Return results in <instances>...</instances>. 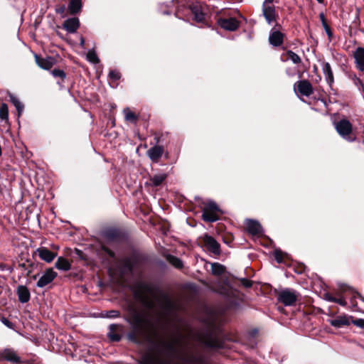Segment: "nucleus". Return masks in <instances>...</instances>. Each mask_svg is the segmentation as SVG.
I'll list each match as a JSON object with an SVG mask.
<instances>
[{
  "mask_svg": "<svg viewBox=\"0 0 364 364\" xmlns=\"http://www.w3.org/2000/svg\"><path fill=\"white\" fill-rule=\"evenodd\" d=\"M159 319L146 311H134L131 316L132 331L129 341L149 344V351L141 358L139 364H171L175 359H182L184 364H207L205 357L198 352H189L183 335L176 333L166 340L157 336Z\"/></svg>",
  "mask_w": 364,
  "mask_h": 364,
  "instance_id": "nucleus-1",
  "label": "nucleus"
},
{
  "mask_svg": "<svg viewBox=\"0 0 364 364\" xmlns=\"http://www.w3.org/2000/svg\"><path fill=\"white\" fill-rule=\"evenodd\" d=\"M202 212V218L204 221L213 223L219 220V213L221 211L215 202L209 201L204 205Z\"/></svg>",
  "mask_w": 364,
  "mask_h": 364,
  "instance_id": "nucleus-2",
  "label": "nucleus"
},
{
  "mask_svg": "<svg viewBox=\"0 0 364 364\" xmlns=\"http://www.w3.org/2000/svg\"><path fill=\"white\" fill-rule=\"evenodd\" d=\"M335 129L343 139L350 142L355 140V136L352 137L350 136L353 130V125L348 119H343L335 123Z\"/></svg>",
  "mask_w": 364,
  "mask_h": 364,
  "instance_id": "nucleus-3",
  "label": "nucleus"
},
{
  "mask_svg": "<svg viewBox=\"0 0 364 364\" xmlns=\"http://www.w3.org/2000/svg\"><path fill=\"white\" fill-rule=\"evenodd\" d=\"M138 288L139 289L135 291V296L140 300L144 306L148 309H152L154 306V301L144 294L145 292L151 291L149 285L141 282L138 284Z\"/></svg>",
  "mask_w": 364,
  "mask_h": 364,
  "instance_id": "nucleus-4",
  "label": "nucleus"
},
{
  "mask_svg": "<svg viewBox=\"0 0 364 364\" xmlns=\"http://www.w3.org/2000/svg\"><path fill=\"white\" fill-rule=\"evenodd\" d=\"M299 294L293 289H284L277 294V300L284 306H293L295 304Z\"/></svg>",
  "mask_w": 364,
  "mask_h": 364,
  "instance_id": "nucleus-5",
  "label": "nucleus"
},
{
  "mask_svg": "<svg viewBox=\"0 0 364 364\" xmlns=\"http://www.w3.org/2000/svg\"><path fill=\"white\" fill-rule=\"evenodd\" d=\"M199 341L205 346L212 348H221L223 343L213 332H208L205 334L198 336Z\"/></svg>",
  "mask_w": 364,
  "mask_h": 364,
  "instance_id": "nucleus-6",
  "label": "nucleus"
},
{
  "mask_svg": "<svg viewBox=\"0 0 364 364\" xmlns=\"http://www.w3.org/2000/svg\"><path fill=\"white\" fill-rule=\"evenodd\" d=\"M203 245L206 250L215 255L220 254V245L214 237L205 234L203 237Z\"/></svg>",
  "mask_w": 364,
  "mask_h": 364,
  "instance_id": "nucleus-7",
  "label": "nucleus"
},
{
  "mask_svg": "<svg viewBox=\"0 0 364 364\" xmlns=\"http://www.w3.org/2000/svg\"><path fill=\"white\" fill-rule=\"evenodd\" d=\"M294 90H297V92L306 97H309L314 92V89L310 83V82L307 80H302L296 82L294 85Z\"/></svg>",
  "mask_w": 364,
  "mask_h": 364,
  "instance_id": "nucleus-8",
  "label": "nucleus"
},
{
  "mask_svg": "<svg viewBox=\"0 0 364 364\" xmlns=\"http://www.w3.org/2000/svg\"><path fill=\"white\" fill-rule=\"evenodd\" d=\"M119 264L122 274H132L136 264V259L134 257H127L122 259Z\"/></svg>",
  "mask_w": 364,
  "mask_h": 364,
  "instance_id": "nucleus-9",
  "label": "nucleus"
},
{
  "mask_svg": "<svg viewBox=\"0 0 364 364\" xmlns=\"http://www.w3.org/2000/svg\"><path fill=\"white\" fill-rule=\"evenodd\" d=\"M57 275V273L53 269V268L47 269L37 282L36 286L40 288L45 287L46 285L51 283Z\"/></svg>",
  "mask_w": 364,
  "mask_h": 364,
  "instance_id": "nucleus-10",
  "label": "nucleus"
},
{
  "mask_svg": "<svg viewBox=\"0 0 364 364\" xmlns=\"http://www.w3.org/2000/svg\"><path fill=\"white\" fill-rule=\"evenodd\" d=\"M2 360L14 363H20L21 362V357L12 348H5L0 352V362Z\"/></svg>",
  "mask_w": 364,
  "mask_h": 364,
  "instance_id": "nucleus-11",
  "label": "nucleus"
},
{
  "mask_svg": "<svg viewBox=\"0 0 364 364\" xmlns=\"http://www.w3.org/2000/svg\"><path fill=\"white\" fill-rule=\"evenodd\" d=\"M109 331L107 333L108 338L112 341H119L122 338V333L123 331V326L119 324H111L109 326Z\"/></svg>",
  "mask_w": 364,
  "mask_h": 364,
  "instance_id": "nucleus-12",
  "label": "nucleus"
},
{
  "mask_svg": "<svg viewBox=\"0 0 364 364\" xmlns=\"http://www.w3.org/2000/svg\"><path fill=\"white\" fill-rule=\"evenodd\" d=\"M218 23L221 28L231 31L237 30L239 27V23L235 18H220Z\"/></svg>",
  "mask_w": 364,
  "mask_h": 364,
  "instance_id": "nucleus-13",
  "label": "nucleus"
},
{
  "mask_svg": "<svg viewBox=\"0 0 364 364\" xmlns=\"http://www.w3.org/2000/svg\"><path fill=\"white\" fill-rule=\"evenodd\" d=\"M352 318V316L343 314L328 320V322L332 326L338 328L343 326H349L350 323V319Z\"/></svg>",
  "mask_w": 364,
  "mask_h": 364,
  "instance_id": "nucleus-14",
  "label": "nucleus"
},
{
  "mask_svg": "<svg viewBox=\"0 0 364 364\" xmlns=\"http://www.w3.org/2000/svg\"><path fill=\"white\" fill-rule=\"evenodd\" d=\"M160 306L165 314H170L176 309V303L168 295L161 296Z\"/></svg>",
  "mask_w": 364,
  "mask_h": 364,
  "instance_id": "nucleus-15",
  "label": "nucleus"
},
{
  "mask_svg": "<svg viewBox=\"0 0 364 364\" xmlns=\"http://www.w3.org/2000/svg\"><path fill=\"white\" fill-rule=\"evenodd\" d=\"M35 60L36 64L44 70L50 69L55 63V60L53 57L41 58L38 55H35Z\"/></svg>",
  "mask_w": 364,
  "mask_h": 364,
  "instance_id": "nucleus-16",
  "label": "nucleus"
},
{
  "mask_svg": "<svg viewBox=\"0 0 364 364\" xmlns=\"http://www.w3.org/2000/svg\"><path fill=\"white\" fill-rule=\"evenodd\" d=\"M164 149L162 146L156 145L147 151V156L152 162L157 163L162 156Z\"/></svg>",
  "mask_w": 364,
  "mask_h": 364,
  "instance_id": "nucleus-17",
  "label": "nucleus"
},
{
  "mask_svg": "<svg viewBox=\"0 0 364 364\" xmlns=\"http://www.w3.org/2000/svg\"><path fill=\"white\" fill-rule=\"evenodd\" d=\"M36 253L38 254V255L42 260L48 263L51 262L56 257L55 253L51 252L50 250H49L48 248H46L45 247H41L38 248L36 250Z\"/></svg>",
  "mask_w": 364,
  "mask_h": 364,
  "instance_id": "nucleus-18",
  "label": "nucleus"
},
{
  "mask_svg": "<svg viewBox=\"0 0 364 364\" xmlns=\"http://www.w3.org/2000/svg\"><path fill=\"white\" fill-rule=\"evenodd\" d=\"M355 67L361 72L364 71V48L358 47L353 53Z\"/></svg>",
  "mask_w": 364,
  "mask_h": 364,
  "instance_id": "nucleus-19",
  "label": "nucleus"
},
{
  "mask_svg": "<svg viewBox=\"0 0 364 364\" xmlns=\"http://www.w3.org/2000/svg\"><path fill=\"white\" fill-rule=\"evenodd\" d=\"M63 28L68 33H75L80 26V21L77 18H70L65 21Z\"/></svg>",
  "mask_w": 364,
  "mask_h": 364,
  "instance_id": "nucleus-20",
  "label": "nucleus"
},
{
  "mask_svg": "<svg viewBox=\"0 0 364 364\" xmlns=\"http://www.w3.org/2000/svg\"><path fill=\"white\" fill-rule=\"evenodd\" d=\"M322 71L327 83L329 85V86H331L334 82V77L331 66L329 63L323 62L322 63Z\"/></svg>",
  "mask_w": 364,
  "mask_h": 364,
  "instance_id": "nucleus-21",
  "label": "nucleus"
},
{
  "mask_svg": "<svg viewBox=\"0 0 364 364\" xmlns=\"http://www.w3.org/2000/svg\"><path fill=\"white\" fill-rule=\"evenodd\" d=\"M18 300L21 303H26L30 300L31 294L29 289L24 285H19L16 289Z\"/></svg>",
  "mask_w": 364,
  "mask_h": 364,
  "instance_id": "nucleus-22",
  "label": "nucleus"
},
{
  "mask_svg": "<svg viewBox=\"0 0 364 364\" xmlns=\"http://www.w3.org/2000/svg\"><path fill=\"white\" fill-rule=\"evenodd\" d=\"M262 12L266 21L269 24H271L273 21H275L276 11L273 6H266L264 2L262 6Z\"/></svg>",
  "mask_w": 364,
  "mask_h": 364,
  "instance_id": "nucleus-23",
  "label": "nucleus"
},
{
  "mask_svg": "<svg viewBox=\"0 0 364 364\" xmlns=\"http://www.w3.org/2000/svg\"><path fill=\"white\" fill-rule=\"evenodd\" d=\"M284 35L280 31H274L269 34V41L273 46H279L282 44Z\"/></svg>",
  "mask_w": 364,
  "mask_h": 364,
  "instance_id": "nucleus-24",
  "label": "nucleus"
},
{
  "mask_svg": "<svg viewBox=\"0 0 364 364\" xmlns=\"http://www.w3.org/2000/svg\"><path fill=\"white\" fill-rule=\"evenodd\" d=\"M247 231L252 235H259L262 232V228L260 224L253 220H248L247 222Z\"/></svg>",
  "mask_w": 364,
  "mask_h": 364,
  "instance_id": "nucleus-25",
  "label": "nucleus"
},
{
  "mask_svg": "<svg viewBox=\"0 0 364 364\" xmlns=\"http://www.w3.org/2000/svg\"><path fill=\"white\" fill-rule=\"evenodd\" d=\"M81 0H70L68 7V10L71 15H75L81 11Z\"/></svg>",
  "mask_w": 364,
  "mask_h": 364,
  "instance_id": "nucleus-26",
  "label": "nucleus"
},
{
  "mask_svg": "<svg viewBox=\"0 0 364 364\" xmlns=\"http://www.w3.org/2000/svg\"><path fill=\"white\" fill-rule=\"evenodd\" d=\"M55 267L59 270L68 271L71 268V264L67 259L59 257L55 264Z\"/></svg>",
  "mask_w": 364,
  "mask_h": 364,
  "instance_id": "nucleus-27",
  "label": "nucleus"
},
{
  "mask_svg": "<svg viewBox=\"0 0 364 364\" xmlns=\"http://www.w3.org/2000/svg\"><path fill=\"white\" fill-rule=\"evenodd\" d=\"M340 289L343 292L349 291L352 294V296L350 297V303L352 304V305L353 306H356L355 300L357 296L360 297L364 301V299L358 292L355 291L350 287H347L346 285L343 284L340 287Z\"/></svg>",
  "mask_w": 364,
  "mask_h": 364,
  "instance_id": "nucleus-28",
  "label": "nucleus"
},
{
  "mask_svg": "<svg viewBox=\"0 0 364 364\" xmlns=\"http://www.w3.org/2000/svg\"><path fill=\"white\" fill-rule=\"evenodd\" d=\"M167 175L166 173H159L154 175L150 177L149 184L152 186L156 187L160 186L166 178Z\"/></svg>",
  "mask_w": 364,
  "mask_h": 364,
  "instance_id": "nucleus-29",
  "label": "nucleus"
},
{
  "mask_svg": "<svg viewBox=\"0 0 364 364\" xmlns=\"http://www.w3.org/2000/svg\"><path fill=\"white\" fill-rule=\"evenodd\" d=\"M192 14L194 15V18L198 22H202L205 18V14L201 11V7L198 5H194L191 7Z\"/></svg>",
  "mask_w": 364,
  "mask_h": 364,
  "instance_id": "nucleus-30",
  "label": "nucleus"
},
{
  "mask_svg": "<svg viewBox=\"0 0 364 364\" xmlns=\"http://www.w3.org/2000/svg\"><path fill=\"white\" fill-rule=\"evenodd\" d=\"M9 98H10L11 102L16 107V110L18 112V116H20L22 114L23 111L24 105L19 100V99L18 97H16V96H14V95H9Z\"/></svg>",
  "mask_w": 364,
  "mask_h": 364,
  "instance_id": "nucleus-31",
  "label": "nucleus"
},
{
  "mask_svg": "<svg viewBox=\"0 0 364 364\" xmlns=\"http://www.w3.org/2000/svg\"><path fill=\"white\" fill-rule=\"evenodd\" d=\"M166 259L176 268L181 269L183 267V262L179 258L173 255H168L166 256Z\"/></svg>",
  "mask_w": 364,
  "mask_h": 364,
  "instance_id": "nucleus-32",
  "label": "nucleus"
},
{
  "mask_svg": "<svg viewBox=\"0 0 364 364\" xmlns=\"http://www.w3.org/2000/svg\"><path fill=\"white\" fill-rule=\"evenodd\" d=\"M225 271V267L219 263H213L211 265V272L214 275L220 276L223 274Z\"/></svg>",
  "mask_w": 364,
  "mask_h": 364,
  "instance_id": "nucleus-33",
  "label": "nucleus"
},
{
  "mask_svg": "<svg viewBox=\"0 0 364 364\" xmlns=\"http://www.w3.org/2000/svg\"><path fill=\"white\" fill-rule=\"evenodd\" d=\"M0 119L5 122L9 120V108L6 103H2L0 106Z\"/></svg>",
  "mask_w": 364,
  "mask_h": 364,
  "instance_id": "nucleus-34",
  "label": "nucleus"
},
{
  "mask_svg": "<svg viewBox=\"0 0 364 364\" xmlns=\"http://www.w3.org/2000/svg\"><path fill=\"white\" fill-rule=\"evenodd\" d=\"M123 112L124 114L125 119L128 122H135L137 119L136 114L132 112L129 107L124 109Z\"/></svg>",
  "mask_w": 364,
  "mask_h": 364,
  "instance_id": "nucleus-35",
  "label": "nucleus"
},
{
  "mask_svg": "<svg viewBox=\"0 0 364 364\" xmlns=\"http://www.w3.org/2000/svg\"><path fill=\"white\" fill-rule=\"evenodd\" d=\"M288 58L291 60L294 64H299L301 62V58L292 50H288L287 52Z\"/></svg>",
  "mask_w": 364,
  "mask_h": 364,
  "instance_id": "nucleus-36",
  "label": "nucleus"
},
{
  "mask_svg": "<svg viewBox=\"0 0 364 364\" xmlns=\"http://www.w3.org/2000/svg\"><path fill=\"white\" fill-rule=\"evenodd\" d=\"M87 59L92 63H98L100 60L94 50H89L87 53Z\"/></svg>",
  "mask_w": 364,
  "mask_h": 364,
  "instance_id": "nucleus-37",
  "label": "nucleus"
},
{
  "mask_svg": "<svg viewBox=\"0 0 364 364\" xmlns=\"http://www.w3.org/2000/svg\"><path fill=\"white\" fill-rule=\"evenodd\" d=\"M51 73L54 77H59L62 80H63L66 77L65 73L60 69H54L52 70Z\"/></svg>",
  "mask_w": 364,
  "mask_h": 364,
  "instance_id": "nucleus-38",
  "label": "nucleus"
},
{
  "mask_svg": "<svg viewBox=\"0 0 364 364\" xmlns=\"http://www.w3.org/2000/svg\"><path fill=\"white\" fill-rule=\"evenodd\" d=\"M352 79L353 80L355 85L358 87V90L360 91L364 92V84L362 82V80L356 75H354Z\"/></svg>",
  "mask_w": 364,
  "mask_h": 364,
  "instance_id": "nucleus-39",
  "label": "nucleus"
},
{
  "mask_svg": "<svg viewBox=\"0 0 364 364\" xmlns=\"http://www.w3.org/2000/svg\"><path fill=\"white\" fill-rule=\"evenodd\" d=\"M104 315L107 318H117L119 316L120 313L117 310H110L107 311Z\"/></svg>",
  "mask_w": 364,
  "mask_h": 364,
  "instance_id": "nucleus-40",
  "label": "nucleus"
},
{
  "mask_svg": "<svg viewBox=\"0 0 364 364\" xmlns=\"http://www.w3.org/2000/svg\"><path fill=\"white\" fill-rule=\"evenodd\" d=\"M0 321L2 322V323L4 325H5L9 328H11V329L14 328V324L12 322H11L9 319H7L6 318L0 316Z\"/></svg>",
  "mask_w": 364,
  "mask_h": 364,
  "instance_id": "nucleus-41",
  "label": "nucleus"
},
{
  "mask_svg": "<svg viewBox=\"0 0 364 364\" xmlns=\"http://www.w3.org/2000/svg\"><path fill=\"white\" fill-rule=\"evenodd\" d=\"M109 76L111 79L117 80L121 77L120 73L117 70H111L109 73Z\"/></svg>",
  "mask_w": 364,
  "mask_h": 364,
  "instance_id": "nucleus-42",
  "label": "nucleus"
},
{
  "mask_svg": "<svg viewBox=\"0 0 364 364\" xmlns=\"http://www.w3.org/2000/svg\"><path fill=\"white\" fill-rule=\"evenodd\" d=\"M274 258H275L276 261L278 263H282L283 262L282 253L281 252H279V251H275V252H274Z\"/></svg>",
  "mask_w": 364,
  "mask_h": 364,
  "instance_id": "nucleus-43",
  "label": "nucleus"
},
{
  "mask_svg": "<svg viewBox=\"0 0 364 364\" xmlns=\"http://www.w3.org/2000/svg\"><path fill=\"white\" fill-rule=\"evenodd\" d=\"M352 323L356 326H358L360 328H364V319H363V318L353 320Z\"/></svg>",
  "mask_w": 364,
  "mask_h": 364,
  "instance_id": "nucleus-44",
  "label": "nucleus"
},
{
  "mask_svg": "<svg viewBox=\"0 0 364 364\" xmlns=\"http://www.w3.org/2000/svg\"><path fill=\"white\" fill-rule=\"evenodd\" d=\"M328 36L329 38H331L333 33H332V31L331 30V28L329 27V26L327 24V23L326 21H323V25Z\"/></svg>",
  "mask_w": 364,
  "mask_h": 364,
  "instance_id": "nucleus-45",
  "label": "nucleus"
},
{
  "mask_svg": "<svg viewBox=\"0 0 364 364\" xmlns=\"http://www.w3.org/2000/svg\"><path fill=\"white\" fill-rule=\"evenodd\" d=\"M241 284H242V286L247 287V288H249V287H251L252 285V282L247 279H241Z\"/></svg>",
  "mask_w": 364,
  "mask_h": 364,
  "instance_id": "nucleus-46",
  "label": "nucleus"
},
{
  "mask_svg": "<svg viewBox=\"0 0 364 364\" xmlns=\"http://www.w3.org/2000/svg\"><path fill=\"white\" fill-rule=\"evenodd\" d=\"M55 11H56V13H58L59 14L63 15L65 14V5H62V6H57L55 8Z\"/></svg>",
  "mask_w": 364,
  "mask_h": 364,
  "instance_id": "nucleus-47",
  "label": "nucleus"
},
{
  "mask_svg": "<svg viewBox=\"0 0 364 364\" xmlns=\"http://www.w3.org/2000/svg\"><path fill=\"white\" fill-rule=\"evenodd\" d=\"M335 303H337L343 306H346L347 304V302L346 301L345 299L343 297L336 298Z\"/></svg>",
  "mask_w": 364,
  "mask_h": 364,
  "instance_id": "nucleus-48",
  "label": "nucleus"
},
{
  "mask_svg": "<svg viewBox=\"0 0 364 364\" xmlns=\"http://www.w3.org/2000/svg\"><path fill=\"white\" fill-rule=\"evenodd\" d=\"M325 297H326V299L329 301H331V302H335L336 301V297H334L328 294H326L325 295Z\"/></svg>",
  "mask_w": 364,
  "mask_h": 364,
  "instance_id": "nucleus-49",
  "label": "nucleus"
},
{
  "mask_svg": "<svg viewBox=\"0 0 364 364\" xmlns=\"http://www.w3.org/2000/svg\"><path fill=\"white\" fill-rule=\"evenodd\" d=\"M105 252L107 253V255H108L109 257H112V258H114V257H115V254H114V252L113 251H112V250H109V249H106V250H105Z\"/></svg>",
  "mask_w": 364,
  "mask_h": 364,
  "instance_id": "nucleus-50",
  "label": "nucleus"
},
{
  "mask_svg": "<svg viewBox=\"0 0 364 364\" xmlns=\"http://www.w3.org/2000/svg\"><path fill=\"white\" fill-rule=\"evenodd\" d=\"M286 73L289 76H293L294 75V73L291 72L290 68L286 70Z\"/></svg>",
  "mask_w": 364,
  "mask_h": 364,
  "instance_id": "nucleus-51",
  "label": "nucleus"
},
{
  "mask_svg": "<svg viewBox=\"0 0 364 364\" xmlns=\"http://www.w3.org/2000/svg\"><path fill=\"white\" fill-rule=\"evenodd\" d=\"M85 38L82 36H81L80 37V46L82 47H83L85 46Z\"/></svg>",
  "mask_w": 364,
  "mask_h": 364,
  "instance_id": "nucleus-52",
  "label": "nucleus"
},
{
  "mask_svg": "<svg viewBox=\"0 0 364 364\" xmlns=\"http://www.w3.org/2000/svg\"><path fill=\"white\" fill-rule=\"evenodd\" d=\"M320 18H321V20L322 21V24L323 25V21H326L323 14H320Z\"/></svg>",
  "mask_w": 364,
  "mask_h": 364,
  "instance_id": "nucleus-53",
  "label": "nucleus"
},
{
  "mask_svg": "<svg viewBox=\"0 0 364 364\" xmlns=\"http://www.w3.org/2000/svg\"><path fill=\"white\" fill-rule=\"evenodd\" d=\"M274 0H266L267 2L268 3H272Z\"/></svg>",
  "mask_w": 364,
  "mask_h": 364,
  "instance_id": "nucleus-54",
  "label": "nucleus"
},
{
  "mask_svg": "<svg viewBox=\"0 0 364 364\" xmlns=\"http://www.w3.org/2000/svg\"><path fill=\"white\" fill-rule=\"evenodd\" d=\"M318 3L321 4L323 2V0H316Z\"/></svg>",
  "mask_w": 364,
  "mask_h": 364,
  "instance_id": "nucleus-55",
  "label": "nucleus"
},
{
  "mask_svg": "<svg viewBox=\"0 0 364 364\" xmlns=\"http://www.w3.org/2000/svg\"><path fill=\"white\" fill-rule=\"evenodd\" d=\"M164 14H170V12H168V11H164Z\"/></svg>",
  "mask_w": 364,
  "mask_h": 364,
  "instance_id": "nucleus-56",
  "label": "nucleus"
},
{
  "mask_svg": "<svg viewBox=\"0 0 364 364\" xmlns=\"http://www.w3.org/2000/svg\"><path fill=\"white\" fill-rule=\"evenodd\" d=\"M314 70H317V68L315 66Z\"/></svg>",
  "mask_w": 364,
  "mask_h": 364,
  "instance_id": "nucleus-57",
  "label": "nucleus"
}]
</instances>
